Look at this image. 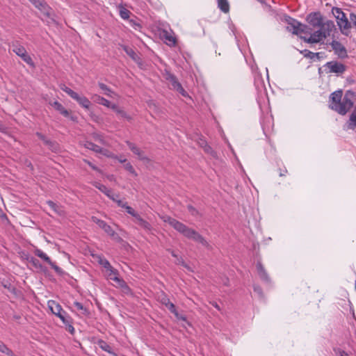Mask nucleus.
Masks as SVG:
<instances>
[{
	"label": "nucleus",
	"instance_id": "nucleus-1",
	"mask_svg": "<svg viewBox=\"0 0 356 356\" xmlns=\"http://www.w3.org/2000/svg\"><path fill=\"white\" fill-rule=\"evenodd\" d=\"M355 104L356 95L352 90H347L343 96V91L339 90L330 96L329 107L341 115H345Z\"/></svg>",
	"mask_w": 356,
	"mask_h": 356
},
{
	"label": "nucleus",
	"instance_id": "nucleus-2",
	"mask_svg": "<svg viewBox=\"0 0 356 356\" xmlns=\"http://www.w3.org/2000/svg\"><path fill=\"white\" fill-rule=\"evenodd\" d=\"M163 219L165 222L168 223L175 230L183 234L187 238L198 242L208 249L211 248V245L207 240L195 229L188 227L184 223L170 216H164Z\"/></svg>",
	"mask_w": 356,
	"mask_h": 356
},
{
	"label": "nucleus",
	"instance_id": "nucleus-3",
	"mask_svg": "<svg viewBox=\"0 0 356 356\" xmlns=\"http://www.w3.org/2000/svg\"><path fill=\"white\" fill-rule=\"evenodd\" d=\"M60 89L66 92L68 95H70L73 99L76 100L82 107L86 109L90 108L91 103L87 97L84 96H80L78 93L73 91L65 85H62L60 86Z\"/></svg>",
	"mask_w": 356,
	"mask_h": 356
},
{
	"label": "nucleus",
	"instance_id": "nucleus-4",
	"mask_svg": "<svg viewBox=\"0 0 356 356\" xmlns=\"http://www.w3.org/2000/svg\"><path fill=\"white\" fill-rule=\"evenodd\" d=\"M126 143L130 150L137 156L138 160L142 161L146 165L152 164V160L148 156H147L145 152L138 147L136 144L128 140L126 141Z\"/></svg>",
	"mask_w": 356,
	"mask_h": 356
},
{
	"label": "nucleus",
	"instance_id": "nucleus-5",
	"mask_svg": "<svg viewBox=\"0 0 356 356\" xmlns=\"http://www.w3.org/2000/svg\"><path fill=\"white\" fill-rule=\"evenodd\" d=\"M13 51L19 56L28 65L33 66V62L31 56L27 54L26 49L19 44L18 42L13 43Z\"/></svg>",
	"mask_w": 356,
	"mask_h": 356
},
{
	"label": "nucleus",
	"instance_id": "nucleus-6",
	"mask_svg": "<svg viewBox=\"0 0 356 356\" xmlns=\"http://www.w3.org/2000/svg\"><path fill=\"white\" fill-rule=\"evenodd\" d=\"M335 26L332 21L327 20L325 22L324 24L318 27L319 29L314 31L317 35L321 38V41L328 37L334 29Z\"/></svg>",
	"mask_w": 356,
	"mask_h": 356
},
{
	"label": "nucleus",
	"instance_id": "nucleus-7",
	"mask_svg": "<svg viewBox=\"0 0 356 356\" xmlns=\"http://www.w3.org/2000/svg\"><path fill=\"white\" fill-rule=\"evenodd\" d=\"M165 79L168 81L171 89L177 90L184 97L187 96V92L183 88L181 84L178 81L175 75L170 73H167Z\"/></svg>",
	"mask_w": 356,
	"mask_h": 356
},
{
	"label": "nucleus",
	"instance_id": "nucleus-8",
	"mask_svg": "<svg viewBox=\"0 0 356 356\" xmlns=\"http://www.w3.org/2000/svg\"><path fill=\"white\" fill-rule=\"evenodd\" d=\"M91 220L93 222L97 224L101 229H102L111 237H112L113 238H119L118 235L115 233V232L105 221L99 219L96 216H92Z\"/></svg>",
	"mask_w": 356,
	"mask_h": 356
},
{
	"label": "nucleus",
	"instance_id": "nucleus-9",
	"mask_svg": "<svg viewBox=\"0 0 356 356\" xmlns=\"http://www.w3.org/2000/svg\"><path fill=\"white\" fill-rule=\"evenodd\" d=\"M307 22L314 28H318L324 24L323 17L319 12L312 13L307 17Z\"/></svg>",
	"mask_w": 356,
	"mask_h": 356
},
{
	"label": "nucleus",
	"instance_id": "nucleus-10",
	"mask_svg": "<svg viewBox=\"0 0 356 356\" xmlns=\"http://www.w3.org/2000/svg\"><path fill=\"white\" fill-rule=\"evenodd\" d=\"M330 45L334 51V54L341 58H345L348 57V54L346 47L339 41L333 40Z\"/></svg>",
	"mask_w": 356,
	"mask_h": 356
},
{
	"label": "nucleus",
	"instance_id": "nucleus-11",
	"mask_svg": "<svg viewBox=\"0 0 356 356\" xmlns=\"http://www.w3.org/2000/svg\"><path fill=\"white\" fill-rule=\"evenodd\" d=\"M325 67L329 69L330 72L342 74L346 70V66L337 61H331L326 63Z\"/></svg>",
	"mask_w": 356,
	"mask_h": 356
},
{
	"label": "nucleus",
	"instance_id": "nucleus-12",
	"mask_svg": "<svg viewBox=\"0 0 356 356\" xmlns=\"http://www.w3.org/2000/svg\"><path fill=\"white\" fill-rule=\"evenodd\" d=\"M305 27V26L302 25L298 21L293 19H290L287 29L293 34L298 35L299 33L304 32Z\"/></svg>",
	"mask_w": 356,
	"mask_h": 356
},
{
	"label": "nucleus",
	"instance_id": "nucleus-13",
	"mask_svg": "<svg viewBox=\"0 0 356 356\" xmlns=\"http://www.w3.org/2000/svg\"><path fill=\"white\" fill-rule=\"evenodd\" d=\"M257 273L259 274V277L264 281L267 283L270 282V278L269 275H268L264 266L263 264L258 261L256 265Z\"/></svg>",
	"mask_w": 356,
	"mask_h": 356
},
{
	"label": "nucleus",
	"instance_id": "nucleus-14",
	"mask_svg": "<svg viewBox=\"0 0 356 356\" xmlns=\"http://www.w3.org/2000/svg\"><path fill=\"white\" fill-rule=\"evenodd\" d=\"M349 19H346L342 21H337V24L339 26L342 34L348 36L350 34V29L351 28L350 22Z\"/></svg>",
	"mask_w": 356,
	"mask_h": 356
},
{
	"label": "nucleus",
	"instance_id": "nucleus-15",
	"mask_svg": "<svg viewBox=\"0 0 356 356\" xmlns=\"http://www.w3.org/2000/svg\"><path fill=\"white\" fill-rule=\"evenodd\" d=\"M47 305L51 312L56 316L63 310L61 305L55 300H49Z\"/></svg>",
	"mask_w": 356,
	"mask_h": 356
},
{
	"label": "nucleus",
	"instance_id": "nucleus-16",
	"mask_svg": "<svg viewBox=\"0 0 356 356\" xmlns=\"http://www.w3.org/2000/svg\"><path fill=\"white\" fill-rule=\"evenodd\" d=\"M134 222L146 231H150L152 229L151 225L147 221L142 218L139 214L136 216Z\"/></svg>",
	"mask_w": 356,
	"mask_h": 356
},
{
	"label": "nucleus",
	"instance_id": "nucleus-17",
	"mask_svg": "<svg viewBox=\"0 0 356 356\" xmlns=\"http://www.w3.org/2000/svg\"><path fill=\"white\" fill-rule=\"evenodd\" d=\"M49 104L65 117H69L70 113L63 106L57 101L50 102Z\"/></svg>",
	"mask_w": 356,
	"mask_h": 356
},
{
	"label": "nucleus",
	"instance_id": "nucleus-18",
	"mask_svg": "<svg viewBox=\"0 0 356 356\" xmlns=\"http://www.w3.org/2000/svg\"><path fill=\"white\" fill-rule=\"evenodd\" d=\"M91 98L96 103H97L99 104H102L107 108H111V106L113 104H111V103L106 99H105L98 95H93Z\"/></svg>",
	"mask_w": 356,
	"mask_h": 356
},
{
	"label": "nucleus",
	"instance_id": "nucleus-19",
	"mask_svg": "<svg viewBox=\"0 0 356 356\" xmlns=\"http://www.w3.org/2000/svg\"><path fill=\"white\" fill-rule=\"evenodd\" d=\"M97 343L102 350L108 353L113 356H117V354L112 350V348L110 346V345L108 344L105 341L99 339L97 341Z\"/></svg>",
	"mask_w": 356,
	"mask_h": 356
},
{
	"label": "nucleus",
	"instance_id": "nucleus-20",
	"mask_svg": "<svg viewBox=\"0 0 356 356\" xmlns=\"http://www.w3.org/2000/svg\"><path fill=\"white\" fill-rule=\"evenodd\" d=\"M165 307L168 309V310L171 313H172L175 316V317L177 319L181 320L184 321H186V317L185 316L181 315L178 313L175 305L172 302H170L167 305H165Z\"/></svg>",
	"mask_w": 356,
	"mask_h": 356
},
{
	"label": "nucleus",
	"instance_id": "nucleus-21",
	"mask_svg": "<svg viewBox=\"0 0 356 356\" xmlns=\"http://www.w3.org/2000/svg\"><path fill=\"white\" fill-rule=\"evenodd\" d=\"M106 272H107V274H106L107 278L115 282L116 284L118 282V281L116 279L122 280L121 278L119 277L118 270L117 269L114 268L113 267H112V268L109 269Z\"/></svg>",
	"mask_w": 356,
	"mask_h": 356
},
{
	"label": "nucleus",
	"instance_id": "nucleus-22",
	"mask_svg": "<svg viewBox=\"0 0 356 356\" xmlns=\"http://www.w3.org/2000/svg\"><path fill=\"white\" fill-rule=\"evenodd\" d=\"M111 108L116 112L120 117L127 120L128 121H131L132 118L128 115L124 110L119 108L116 104H113Z\"/></svg>",
	"mask_w": 356,
	"mask_h": 356
},
{
	"label": "nucleus",
	"instance_id": "nucleus-23",
	"mask_svg": "<svg viewBox=\"0 0 356 356\" xmlns=\"http://www.w3.org/2000/svg\"><path fill=\"white\" fill-rule=\"evenodd\" d=\"M47 204L49 206V207L57 214L60 216H63L64 214V211L61 207L57 205L55 202L51 200H49L47 202Z\"/></svg>",
	"mask_w": 356,
	"mask_h": 356
},
{
	"label": "nucleus",
	"instance_id": "nucleus-24",
	"mask_svg": "<svg viewBox=\"0 0 356 356\" xmlns=\"http://www.w3.org/2000/svg\"><path fill=\"white\" fill-rule=\"evenodd\" d=\"M301 38L307 43H318L321 42V38L317 35V34L314 32L311 34V35L308 38L307 37H301Z\"/></svg>",
	"mask_w": 356,
	"mask_h": 356
},
{
	"label": "nucleus",
	"instance_id": "nucleus-25",
	"mask_svg": "<svg viewBox=\"0 0 356 356\" xmlns=\"http://www.w3.org/2000/svg\"><path fill=\"white\" fill-rule=\"evenodd\" d=\"M218 6L225 13L229 11V4L227 0H218Z\"/></svg>",
	"mask_w": 356,
	"mask_h": 356
},
{
	"label": "nucleus",
	"instance_id": "nucleus-26",
	"mask_svg": "<svg viewBox=\"0 0 356 356\" xmlns=\"http://www.w3.org/2000/svg\"><path fill=\"white\" fill-rule=\"evenodd\" d=\"M163 38L165 40L167 44L170 46H174L176 44V38L172 36L170 33L165 31L163 33Z\"/></svg>",
	"mask_w": 356,
	"mask_h": 356
},
{
	"label": "nucleus",
	"instance_id": "nucleus-27",
	"mask_svg": "<svg viewBox=\"0 0 356 356\" xmlns=\"http://www.w3.org/2000/svg\"><path fill=\"white\" fill-rule=\"evenodd\" d=\"M100 89L104 92V94L108 97H113L115 95V92L112 91L106 84L103 83H98Z\"/></svg>",
	"mask_w": 356,
	"mask_h": 356
},
{
	"label": "nucleus",
	"instance_id": "nucleus-28",
	"mask_svg": "<svg viewBox=\"0 0 356 356\" xmlns=\"http://www.w3.org/2000/svg\"><path fill=\"white\" fill-rule=\"evenodd\" d=\"M333 13L335 15L337 21H342L347 19L346 14L339 8H334Z\"/></svg>",
	"mask_w": 356,
	"mask_h": 356
},
{
	"label": "nucleus",
	"instance_id": "nucleus-29",
	"mask_svg": "<svg viewBox=\"0 0 356 356\" xmlns=\"http://www.w3.org/2000/svg\"><path fill=\"white\" fill-rule=\"evenodd\" d=\"M37 136H38V138L41 140H42L45 144L49 145L50 148L52 149V150L54 151H56L57 149H58V144L57 143H52L48 140H47L45 138V137L40 133H37Z\"/></svg>",
	"mask_w": 356,
	"mask_h": 356
},
{
	"label": "nucleus",
	"instance_id": "nucleus-30",
	"mask_svg": "<svg viewBox=\"0 0 356 356\" xmlns=\"http://www.w3.org/2000/svg\"><path fill=\"white\" fill-rule=\"evenodd\" d=\"M34 254L40 257V259H42L43 261H44L45 262H47L48 264L49 263H51V259L44 253L40 249H35L34 250Z\"/></svg>",
	"mask_w": 356,
	"mask_h": 356
},
{
	"label": "nucleus",
	"instance_id": "nucleus-31",
	"mask_svg": "<svg viewBox=\"0 0 356 356\" xmlns=\"http://www.w3.org/2000/svg\"><path fill=\"white\" fill-rule=\"evenodd\" d=\"M84 147L87 149H89L95 152H97V153H99V152H100L101 150V147H99V145L92 143V142H88V141H86L84 144Z\"/></svg>",
	"mask_w": 356,
	"mask_h": 356
},
{
	"label": "nucleus",
	"instance_id": "nucleus-32",
	"mask_svg": "<svg viewBox=\"0 0 356 356\" xmlns=\"http://www.w3.org/2000/svg\"><path fill=\"white\" fill-rule=\"evenodd\" d=\"M93 185L97 188L100 191H102V193H104L106 195L108 194V193H111V189L108 188L106 186H104V184L99 183V181H95L93 183Z\"/></svg>",
	"mask_w": 356,
	"mask_h": 356
},
{
	"label": "nucleus",
	"instance_id": "nucleus-33",
	"mask_svg": "<svg viewBox=\"0 0 356 356\" xmlns=\"http://www.w3.org/2000/svg\"><path fill=\"white\" fill-rule=\"evenodd\" d=\"M116 280L118 281L117 284L122 289L124 293H125L127 294L131 293V289L122 279V280L116 279Z\"/></svg>",
	"mask_w": 356,
	"mask_h": 356
},
{
	"label": "nucleus",
	"instance_id": "nucleus-34",
	"mask_svg": "<svg viewBox=\"0 0 356 356\" xmlns=\"http://www.w3.org/2000/svg\"><path fill=\"white\" fill-rule=\"evenodd\" d=\"M0 352L8 356H15L13 352L3 342L0 341Z\"/></svg>",
	"mask_w": 356,
	"mask_h": 356
},
{
	"label": "nucleus",
	"instance_id": "nucleus-35",
	"mask_svg": "<svg viewBox=\"0 0 356 356\" xmlns=\"http://www.w3.org/2000/svg\"><path fill=\"white\" fill-rule=\"evenodd\" d=\"M62 321L65 323H68L70 320H72V318L67 314L66 312L63 310L59 314L56 315Z\"/></svg>",
	"mask_w": 356,
	"mask_h": 356
},
{
	"label": "nucleus",
	"instance_id": "nucleus-36",
	"mask_svg": "<svg viewBox=\"0 0 356 356\" xmlns=\"http://www.w3.org/2000/svg\"><path fill=\"white\" fill-rule=\"evenodd\" d=\"M74 307L79 311L81 312V314H84V315H88L89 314V312L88 310L87 309V308H86L83 305L82 303L79 302H74Z\"/></svg>",
	"mask_w": 356,
	"mask_h": 356
},
{
	"label": "nucleus",
	"instance_id": "nucleus-37",
	"mask_svg": "<svg viewBox=\"0 0 356 356\" xmlns=\"http://www.w3.org/2000/svg\"><path fill=\"white\" fill-rule=\"evenodd\" d=\"M124 168L130 173V175L134 177L137 176V173L136 172L133 165L130 162L127 161L126 163H124Z\"/></svg>",
	"mask_w": 356,
	"mask_h": 356
},
{
	"label": "nucleus",
	"instance_id": "nucleus-38",
	"mask_svg": "<svg viewBox=\"0 0 356 356\" xmlns=\"http://www.w3.org/2000/svg\"><path fill=\"white\" fill-rule=\"evenodd\" d=\"M123 49L133 60H136L137 54L131 47L123 46Z\"/></svg>",
	"mask_w": 356,
	"mask_h": 356
},
{
	"label": "nucleus",
	"instance_id": "nucleus-39",
	"mask_svg": "<svg viewBox=\"0 0 356 356\" xmlns=\"http://www.w3.org/2000/svg\"><path fill=\"white\" fill-rule=\"evenodd\" d=\"M99 264L102 265L106 270V271L113 267L110 262L105 258L100 257L99 259Z\"/></svg>",
	"mask_w": 356,
	"mask_h": 356
},
{
	"label": "nucleus",
	"instance_id": "nucleus-40",
	"mask_svg": "<svg viewBox=\"0 0 356 356\" xmlns=\"http://www.w3.org/2000/svg\"><path fill=\"white\" fill-rule=\"evenodd\" d=\"M99 153L108 158H117L116 155H115L112 152L107 149L101 148V150L99 152Z\"/></svg>",
	"mask_w": 356,
	"mask_h": 356
},
{
	"label": "nucleus",
	"instance_id": "nucleus-41",
	"mask_svg": "<svg viewBox=\"0 0 356 356\" xmlns=\"http://www.w3.org/2000/svg\"><path fill=\"white\" fill-rule=\"evenodd\" d=\"M130 11L122 6H120V15L122 19H128L129 17Z\"/></svg>",
	"mask_w": 356,
	"mask_h": 356
},
{
	"label": "nucleus",
	"instance_id": "nucleus-42",
	"mask_svg": "<svg viewBox=\"0 0 356 356\" xmlns=\"http://www.w3.org/2000/svg\"><path fill=\"white\" fill-rule=\"evenodd\" d=\"M27 260L29 263H31L36 268L40 269L42 268V265L40 264V261L35 257H28Z\"/></svg>",
	"mask_w": 356,
	"mask_h": 356
},
{
	"label": "nucleus",
	"instance_id": "nucleus-43",
	"mask_svg": "<svg viewBox=\"0 0 356 356\" xmlns=\"http://www.w3.org/2000/svg\"><path fill=\"white\" fill-rule=\"evenodd\" d=\"M50 266L55 270V272L58 274L59 275H62L64 273V271L61 268L56 265L55 263L52 262L51 261V263L49 264Z\"/></svg>",
	"mask_w": 356,
	"mask_h": 356
},
{
	"label": "nucleus",
	"instance_id": "nucleus-44",
	"mask_svg": "<svg viewBox=\"0 0 356 356\" xmlns=\"http://www.w3.org/2000/svg\"><path fill=\"white\" fill-rule=\"evenodd\" d=\"M159 300L161 303L165 306L167 305L170 302L168 297L164 293H162L161 295L159 296Z\"/></svg>",
	"mask_w": 356,
	"mask_h": 356
},
{
	"label": "nucleus",
	"instance_id": "nucleus-45",
	"mask_svg": "<svg viewBox=\"0 0 356 356\" xmlns=\"http://www.w3.org/2000/svg\"><path fill=\"white\" fill-rule=\"evenodd\" d=\"M305 57H307V58H314L315 57L318 58H320V54L321 53H314V52H312L310 51H308V50H305Z\"/></svg>",
	"mask_w": 356,
	"mask_h": 356
},
{
	"label": "nucleus",
	"instance_id": "nucleus-46",
	"mask_svg": "<svg viewBox=\"0 0 356 356\" xmlns=\"http://www.w3.org/2000/svg\"><path fill=\"white\" fill-rule=\"evenodd\" d=\"M187 209H188V211L190 212V213L193 216H197L200 215V212L194 207H193L191 204H188L187 206Z\"/></svg>",
	"mask_w": 356,
	"mask_h": 356
},
{
	"label": "nucleus",
	"instance_id": "nucleus-47",
	"mask_svg": "<svg viewBox=\"0 0 356 356\" xmlns=\"http://www.w3.org/2000/svg\"><path fill=\"white\" fill-rule=\"evenodd\" d=\"M35 8L41 9L44 6V0H29Z\"/></svg>",
	"mask_w": 356,
	"mask_h": 356
},
{
	"label": "nucleus",
	"instance_id": "nucleus-48",
	"mask_svg": "<svg viewBox=\"0 0 356 356\" xmlns=\"http://www.w3.org/2000/svg\"><path fill=\"white\" fill-rule=\"evenodd\" d=\"M35 8L41 9L44 6V0H29Z\"/></svg>",
	"mask_w": 356,
	"mask_h": 356
},
{
	"label": "nucleus",
	"instance_id": "nucleus-49",
	"mask_svg": "<svg viewBox=\"0 0 356 356\" xmlns=\"http://www.w3.org/2000/svg\"><path fill=\"white\" fill-rule=\"evenodd\" d=\"M35 8L41 9L44 6V0H29Z\"/></svg>",
	"mask_w": 356,
	"mask_h": 356
},
{
	"label": "nucleus",
	"instance_id": "nucleus-50",
	"mask_svg": "<svg viewBox=\"0 0 356 356\" xmlns=\"http://www.w3.org/2000/svg\"><path fill=\"white\" fill-rule=\"evenodd\" d=\"M126 211L131 215L134 218H136V216H138V213L131 207L128 206L127 204L126 205V207H124Z\"/></svg>",
	"mask_w": 356,
	"mask_h": 356
},
{
	"label": "nucleus",
	"instance_id": "nucleus-51",
	"mask_svg": "<svg viewBox=\"0 0 356 356\" xmlns=\"http://www.w3.org/2000/svg\"><path fill=\"white\" fill-rule=\"evenodd\" d=\"M204 152L207 154L212 155L213 156H216V152L212 149V148L205 143V145L203 147Z\"/></svg>",
	"mask_w": 356,
	"mask_h": 356
},
{
	"label": "nucleus",
	"instance_id": "nucleus-52",
	"mask_svg": "<svg viewBox=\"0 0 356 356\" xmlns=\"http://www.w3.org/2000/svg\"><path fill=\"white\" fill-rule=\"evenodd\" d=\"M65 325L66 326V330L72 334H73L74 333V328L72 326V320H70L68 323H65Z\"/></svg>",
	"mask_w": 356,
	"mask_h": 356
},
{
	"label": "nucleus",
	"instance_id": "nucleus-53",
	"mask_svg": "<svg viewBox=\"0 0 356 356\" xmlns=\"http://www.w3.org/2000/svg\"><path fill=\"white\" fill-rule=\"evenodd\" d=\"M94 139L99 143H101L103 145H106V141L104 140V138L101 135H99V134H95L94 136H93Z\"/></svg>",
	"mask_w": 356,
	"mask_h": 356
},
{
	"label": "nucleus",
	"instance_id": "nucleus-54",
	"mask_svg": "<svg viewBox=\"0 0 356 356\" xmlns=\"http://www.w3.org/2000/svg\"><path fill=\"white\" fill-rule=\"evenodd\" d=\"M106 196H108L110 199H111L112 200H113L115 202L118 200L115 197H118V195L113 194L111 191V193H108L106 195Z\"/></svg>",
	"mask_w": 356,
	"mask_h": 356
},
{
	"label": "nucleus",
	"instance_id": "nucleus-55",
	"mask_svg": "<svg viewBox=\"0 0 356 356\" xmlns=\"http://www.w3.org/2000/svg\"><path fill=\"white\" fill-rule=\"evenodd\" d=\"M335 352L339 356H348V354L346 351L341 349H338L337 351Z\"/></svg>",
	"mask_w": 356,
	"mask_h": 356
},
{
	"label": "nucleus",
	"instance_id": "nucleus-56",
	"mask_svg": "<svg viewBox=\"0 0 356 356\" xmlns=\"http://www.w3.org/2000/svg\"><path fill=\"white\" fill-rule=\"evenodd\" d=\"M115 159H118V161L121 163H126L127 162V159H125L123 156H117V158H115Z\"/></svg>",
	"mask_w": 356,
	"mask_h": 356
},
{
	"label": "nucleus",
	"instance_id": "nucleus-57",
	"mask_svg": "<svg viewBox=\"0 0 356 356\" xmlns=\"http://www.w3.org/2000/svg\"><path fill=\"white\" fill-rule=\"evenodd\" d=\"M116 203H117L118 207H120L124 208V209L126 207V205L127 204V202H124L123 201H122L120 200H118L116 201Z\"/></svg>",
	"mask_w": 356,
	"mask_h": 356
},
{
	"label": "nucleus",
	"instance_id": "nucleus-58",
	"mask_svg": "<svg viewBox=\"0 0 356 356\" xmlns=\"http://www.w3.org/2000/svg\"><path fill=\"white\" fill-rule=\"evenodd\" d=\"M254 291L257 293H258L259 294L261 295L262 294V289L260 286H254Z\"/></svg>",
	"mask_w": 356,
	"mask_h": 356
},
{
	"label": "nucleus",
	"instance_id": "nucleus-59",
	"mask_svg": "<svg viewBox=\"0 0 356 356\" xmlns=\"http://www.w3.org/2000/svg\"><path fill=\"white\" fill-rule=\"evenodd\" d=\"M3 286L8 289H9L10 291H14L15 288L11 286L10 284H3Z\"/></svg>",
	"mask_w": 356,
	"mask_h": 356
},
{
	"label": "nucleus",
	"instance_id": "nucleus-60",
	"mask_svg": "<svg viewBox=\"0 0 356 356\" xmlns=\"http://www.w3.org/2000/svg\"><path fill=\"white\" fill-rule=\"evenodd\" d=\"M84 162H86L87 164H88L89 166L91 167L93 170H97V167H95L94 165L92 164L91 162L87 160H84Z\"/></svg>",
	"mask_w": 356,
	"mask_h": 356
},
{
	"label": "nucleus",
	"instance_id": "nucleus-61",
	"mask_svg": "<svg viewBox=\"0 0 356 356\" xmlns=\"http://www.w3.org/2000/svg\"><path fill=\"white\" fill-rule=\"evenodd\" d=\"M211 305L215 307L218 310H220V307H219V305L217 304V302H213L211 303Z\"/></svg>",
	"mask_w": 356,
	"mask_h": 356
},
{
	"label": "nucleus",
	"instance_id": "nucleus-62",
	"mask_svg": "<svg viewBox=\"0 0 356 356\" xmlns=\"http://www.w3.org/2000/svg\"><path fill=\"white\" fill-rule=\"evenodd\" d=\"M171 255H172L173 257L177 258V254L175 253V251H172Z\"/></svg>",
	"mask_w": 356,
	"mask_h": 356
},
{
	"label": "nucleus",
	"instance_id": "nucleus-63",
	"mask_svg": "<svg viewBox=\"0 0 356 356\" xmlns=\"http://www.w3.org/2000/svg\"><path fill=\"white\" fill-rule=\"evenodd\" d=\"M285 172H286V170H284V172H281L279 175L280 177L286 176Z\"/></svg>",
	"mask_w": 356,
	"mask_h": 356
},
{
	"label": "nucleus",
	"instance_id": "nucleus-64",
	"mask_svg": "<svg viewBox=\"0 0 356 356\" xmlns=\"http://www.w3.org/2000/svg\"><path fill=\"white\" fill-rule=\"evenodd\" d=\"M168 251L171 254L172 250L170 249H168Z\"/></svg>",
	"mask_w": 356,
	"mask_h": 356
}]
</instances>
